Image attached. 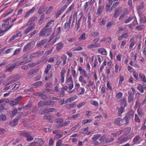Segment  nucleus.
Returning <instances> with one entry per match:
<instances>
[{
    "label": "nucleus",
    "instance_id": "obj_1",
    "mask_svg": "<svg viewBox=\"0 0 146 146\" xmlns=\"http://www.w3.org/2000/svg\"><path fill=\"white\" fill-rule=\"evenodd\" d=\"M51 31V29H45L42 30L39 34L40 36H48L50 35Z\"/></svg>",
    "mask_w": 146,
    "mask_h": 146
},
{
    "label": "nucleus",
    "instance_id": "obj_2",
    "mask_svg": "<svg viewBox=\"0 0 146 146\" xmlns=\"http://www.w3.org/2000/svg\"><path fill=\"white\" fill-rule=\"evenodd\" d=\"M20 116H17L16 118H15L12 122H9L7 123L5 125L6 126H8L9 125H10L11 127H14L16 126L17 123V121L18 120L21 118Z\"/></svg>",
    "mask_w": 146,
    "mask_h": 146
},
{
    "label": "nucleus",
    "instance_id": "obj_3",
    "mask_svg": "<svg viewBox=\"0 0 146 146\" xmlns=\"http://www.w3.org/2000/svg\"><path fill=\"white\" fill-rule=\"evenodd\" d=\"M33 44L31 43H29L24 47L23 50V52H25L33 48L34 45Z\"/></svg>",
    "mask_w": 146,
    "mask_h": 146
},
{
    "label": "nucleus",
    "instance_id": "obj_4",
    "mask_svg": "<svg viewBox=\"0 0 146 146\" xmlns=\"http://www.w3.org/2000/svg\"><path fill=\"white\" fill-rule=\"evenodd\" d=\"M131 138V137L130 135L123 138L120 137L118 139L117 142L119 143H122L124 142L127 141Z\"/></svg>",
    "mask_w": 146,
    "mask_h": 146
},
{
    "label": "nucleus",
    "instance_id": "obj_5",
    "mask_svg": "<svg viewBox=\"0 0 146 146\" xmlns=\"http://www.w3.org/2000/svg\"><path fill=\"white\" fill-rule=\"evenodd\" d=\"M128 117L127 116H126L123 119H121L120 121V123H119V125L121 126L124 124H127L128 123Z\"/></svg>",
    "mask_w": 146,
    "mask_h": 146
},
{
    "label": "nucleus",
    "instance_id": "obj_6",
    "mask_svg": "<svg viewBox=\"0 0 146 146\" xmlns=\"http://www.w3.org/2000/svg\"><path fill=\"white\" fill-rule=\"evenodd\" d=\"M128 102L130 103L133 101V95L132 93L131 92L129 91L128 92Z\"/></svg>",
    "mask_w": 146,
    "mask_h": 146
},
{
    "label": "nucleus",
    "instance_id": "obj_7",
    "mask_svg": "<svg viewBox=\"0 0 146 146\" xmlns=\"http://www.w3.org/2000/svg\"><path fill=\"white\" fill-rule=\"evenodd\" d=\"M22 36L21 32H19L15 35H14L9 40V42H11L12 40H14L16 38L19 37H21Z\"/></svg>",
    "mask_w": 146,
    "mask_h": 146
},
{
    "label": "nucleus",
    "instance_id": "obj_8",
    "mask_svg": "<svg viewBox=\"0 0 146 146\" xmlns=\"http://www.w3.org/2000/svg\"><path fill=\"white\" fill-rule=\"evenodd\" d=\"M104 7L103 5H99L96 12V14L100 15L103 11Z\"/></svg>",
    "mask_w": 146,
    "mask_h": 146
},
{
    "label": "nucleus",
    "instance_id": "obj_9",
    "mask_svg": "<svg viewBox=\"0 0 146 146\" xmlns=\"http://www.w3.org/2000/svg\"><path fill=\"white\" fill-rule=\"evenodd\" d=\"M135 43V42L134 40V37H133L130 39L129 41V49L130 50L132 49Z\"/></svg>",
    "mask_w": 146,
    "mask_h": 146
},
{
    "label": "nucleus",
    "instance_id": "obj_10",
    "mask_svg": "<svg viewBox=\"0 0 146 146\" xmlns=\"http://www.w3.org/2000/svg\"><path fill=\"white\" fill-rule=\"evenodd\" d=\"M36 69H32L29 71L27 74L29 76L32 77L36 74Z\"/></svg>",
    "mask_w": 146,
    "mask_h": 146
},
{
    "label": "nucleus",
    "instance_id": "obj_11",
    "mask_svg": "<svg viewBox=\"0 0 146 146\" xmlns=\"http://www.w3.org/2000/svg\"><path fill=\"white\" fill-rule=\"evenodd\" d=\"M47 42L46 39H44L42 40L38 44H37V47L39 48H40L44 44H45Z\"/></svg>",
    "mask_w": 146,
    "mask_h": 146
},
{
    "label": "nucleus",
    "instance_id": "obj_12",
    "mask_svg": "<svg viewBox=\"0 0 146 146\" xmlns=\"http://www.w3.org/2000/svg\"><path fill=\"white\" fill-rule=\"evenodd\" d=\"M31 134V132H28L27 131H22L20 133V135L26 137L30 136Z\"/></svg>",
    "mask_w": 146,
    "mask_h": 146
},
{
    "label": "nucleus",
    "instance_id": "obj_13",
    "mask_svg": "<svg viewBox=\"0 0 146 146\" xmlns=\"http://www.w3.org/2000/svg\"><path fill=\"white\" fill-rule=\"evenodd\" d=\"M98 53L101 54L102 55H106L107 54V52L106 50L103 48H99L98 50Z\"/></svg>",
    "mask_w": 146,
    "mask_h": 146
},
{
    "label": "nucleus",
    "instance_id": "obj_14",
    "mask_svg": "<svg viewBox=\"0 0 146 146\" xmlns=\"http://www.w3.org/2000/svg\"><path fill=\"white\" fill-rule=\"evenodd\" d=\"M56 46V50L57 51H59L61 49L63 46V44L62 42H60L55 45Z\"/></svg>",
    "mask_w": 146,
    "mask_h": 146
},
{
    "label": "nucleus",
    "instance_id": "obj_15",
    "mask_svg": "<svg viewBox=\"0 0 146 146\" xmlns=\"http://www.w3.org/2000/svg\"><path fill=\"white\" fill-rule=\"evenodd\" d=\"M37 96H39L41 99L44 100H46L48 99L46 95L40 93H37Z\"/></svg>",
    "mask_w": 146,
    "mask_h": 146
},
{
    "label": "nucleus",
    "instance_id": "obj_16",
    "mask_svg": "<svg viewBox=\"0 0 146 146\" xmlns=\"http://www.w3.org/2000/svg\"><path fill=\"white\" fill-rule=\"evenodd\" d=\"M35 9L34 8V7H33L29 11L27 12L24 15V17L26 18L28 17L31 14L34 12L35 10Z\"/></svg>",
    "mask_w": 146,
    "mask_h": 146
},
{
    "label": "nucleus",
    "instance_id": "obj_17",
    "mask_svg": "<svg viewBox=\"0 0 146 146\" xmlns=\"http://www.w3.org/2000/svg\"><path fill=\"white\" fill-rule=\"evenodd\" d=\"M55 110L54 108H46L45 110H43L42 111L44 113H48V112H52L54 111Z\"/></svg>",
    "mask_w": 146,
    "mask_h": 146
},
{
    "label": "nucleus",
    "instance_id": "obj_18",
    "mask_svg": "<svg viewBox=\"0 0 146 146\" xmlns=\"http://www.w3.org/2000/svg\"><path fill=\"white\" fill-rule=\"evenodd\" d=\"M121 107L122 108H125L126 105V100L124 99L121 100Z\"/></svg>",
    "mask_w": 146,
    "mask_h": 146
},
{
    "label": "nucleus",
    "instance_id": "obj_19",
    "mask_svg": "<svg viewBox=\"0 0 146 146\" xmlns=\"http://www.w3.org/2000/svg\"><path fill=\"white\" fill-rule=\"evenodd\" d=\"M46 8L44 5H42L39 8L38 10V13L41 14L43 13L46 10Z\"/></svg>",
    "mask_w": 146,
    "mask_h": 146
},
{
    "label": "nucleus",
    "instance_id": "obj_20",
    "mask_svg": "<svg viewBox=\"0 0 146 146\" xmlns=\"http://www.w3.org/2000/svg\"><path fill=\"white\" fill-rule=\"evenodd\" d=\"M140 139V136L139 135L136 136L133 139L132 143L133 144H135Z\"/></svg>",
    "mask_w": 146,
    "mask_h": 146
},
{
    "label": "nucleus",
    "instance_id": "obj_21",
    "mask_svg": "<svg viewBox=\"0 0 146 146\" xmlns=\"http://www.w3.org/2000/svg\"><path fill=\"white\" fill-rule=\"evenodd\" d=\"M34 28L35 27L33 26H30L27 28L26 30L24 31V34L26 35L29 33L32 30L34 29Z\"/></svg>",
    "mask_w": 146,
    "mask_h": 146
},
{
    "label": "nucleus",
    "instance_id": "obj_22",
    "mask_svg": "<svg viewBox=\"0 0 146 146\" xmlns=\"http://www.w3.org/2000/svg\"><path fill=\"white\" fill-rule=\"evenodd\" d=\"M54 20H50L46 23L45 27L47 28L53 26L54 24Z\"/></svg>",
    "mask_w": 146,
    "mask_h": 146
},
{
    "label": "nucleus",
    "instance_id": "obj_23",
    "mask_svg": "<svg viewBox=\"0 0 146 146\" xmlns=\"http://www.w3.org/2000/svg\"><path fill=\"white\" fill-rule=\"evenodd\" d=\"M139 76L142 81L144 82H146V78L144 74H139Z\"/></svg>",
    "mask_w": 146,
    "mask_h": 146
},
{
    "label": "nucleus",
    "instance_id": "obj_24",
    "mask_svg": "<svg viewBox=\"0 0 146 146\" xmlns=\"http://www.w3.org/2000/svg\"><path fill=\"white\" fill-rule=\"evenodd\" d=\"M44 14H43L42 15L40 19H39L38 22V23L39 25H41L43 22V21L44 19Z\"/></svg>",
    "mask_w": 146,
    "mask_h": 146
},
{
    "label": "nucleus",
    "instance_id": "obj_25",
    "mask_svg": "<svg viewBox=\"0 0 146 146\" xmlns=\"http://www.w3.org/2000/svg\"><path fill=\"white\" fill-rule=\"evenodd\" d=\"M121 11V10L120 9V8L118 9L116 11L115 13H114L113 15V17L115 18H116L118 17Z\"/></svg>",
    "mask_w": 146,
    "mask_h": 146
},
{
    "label": "nucleus",
    "instance_id": "obj_26",
    "mask_svg": "<svg viewBox=\"0 0 146 146\" xmlns=\"http://www.w3.org/2000/svg\"><path fill=\"white\" fill-rule=\"evenodd\" d=\"M17 112V109L16 108H13V111H12L11 114V117H13L14 115H15Z\"/></svg>",
    "mask_w": 146,
    "mask_h": 146
},
{
    "label": "nucleus",
    "instance_id": "obj_27",
    "mask_svg": "<svg viewBox=\"0 0 146 146\" xmlns=\"http://www.w3.org/2000/svg\"><path fill=\"white\" fill-rule=\"evenodd\" d=\"M131 131V128H125L123 131V134L126 135L128 134Z\"/></svg>",
    "mask_w": 146,
    "mask_h": 146
},
{
    "label": "nucleus",
    "instance_id": "obj_28",
    "mask_svg": "<svg viewBox=\"0 0 146 146\" xmlns=\"http://www.w3.org/2000/svg\"><path fill=\"white\" fill-rule=\"evenodd\" d=\"M32 106V104L30 103H29L25 106L22 107V108L23 109L28 110L30 109L31 107Z\"/></svg>",
    "mask_w": 146,
    "mask_h": 146
},
{
    "label": "nucleus",
    "instance_id": "obj_29",
    "mask_svg": "<svg viewBox=\"0 0 146 146\" xmlns=\"http://www.w3.org/2000/svg\"><path fill=\"white\" fill-rule=\"evenodd\" d=\"M37 143H38L37 146H42L44 144V142L41 139H38Z\"/></svg>",
    "mask_w": 146,
    "mask_h": 146
},
{
    "label": "nucleus",
    "instance_id": "obj_30",
    "mask_svg": "<svg viewBox=\"0 0 146 146\" xmlns=\"http://www.w3.org/2000/svg\"><path fill=\"white\" fill-rule=\"evenodd\" d=\"M18 102L15 99L11 101L10 103V104L11 106H13L17 105Z\"/></svg>",
    "mask_w": 146,
    "mask_h": 146
},
{
    "label": "nucleus",
    "instance_id": "obj_31",
    "mask_svg": "<svg viewBox=\"0 0 146 146\" xmlns=\"http://www.w3.org/2000/svg\"><path fill=\"white\" fill-rule=\"evenodd\" d=\"M55 102H52L51 101H46L44 102V105L50 106L53 105L54 104V103Z\"/></svg>",
    "mask_w": 146,
    "mask_h": 146
},
{
    "label": "nucleus",
    "instance_id": "obj_32",
    "mask_svg": "<svg viewBox=\"0 0 146 146\" xmlns=\"http://www.w3.org/2000/svg\"><path fill=\"white\" fill-rule=\"evenodd\" d=\"M61 58L63 60V62L62 63V65L64 66L66 64V60L67 58L66 56L65 55H63L61 57Z\"/></svg>",
    "mask_w": 146,
    "mask_h": 146
},
{
    "label": "nucleus",
    "instance_id": "obj_33",
    "mask_svg": "<svg viewBox=\"0 0 146 146\" xmlns=\"http://www.w3.org/2000/svg\"><path fill=\"white\" fill-rule=\"evenodd\" d=\"M124 108H122L121 107L119 108L118 109V115L119 116H120L121 114L124 111Z\"/></svg>",
    "mask_w": 146,
    "mask_h": 146
},
{
    "label": "nucleus",
    "instance_id": "obj_34",
    "mask_svg": "<svg viewBox=\"0 0 146 146\" xmlns=\"http://www.w3.org/2000/svg\"><path fill=\"white\" fill-rule=\"evenodd\" d=\"M44 119H47L48 120L49 122L50 123L52 122V121L51 118L50 116H47L44 115L43 118Z\"/></svg>",
    "mask_w": 146,
    "mask_h": 146
},
{
    "label": "nucleus",
    "instance_id": "obj_35",
    "mask_svg": "<svg viewBox=\"0 0 146 146\" xmlns=\"http://www.w3.org/2000/svg\"><path fill=\"white\" fill-rule=\"evenodd\" d=\"M63 119L62 118H58L54 120L55 123H61L63 122Z\"/></svg>",
    "mask_w": 146,
    "mask_h": 146
},
{
    "label": "nucleus",
    "instance_id": "obj_36",
    "mask_svg": "<svg viewBox=\"0 0 146 146\" xmlns=\"http://www.w3.org/2000/svg\"><path fill=\"white\" fill-rule=\"evenodd\" d=\"M122 96V94L121 92H119L117 93L115 95V98L117 99H120L121 98Z\"/></svg>",
    "mask_w": 146,
    "mask_h": 146
},
{
    "label": "nucleus",
    "instance_id": "obj_37",
    "mask_svg": "<svg viewBox=\"0 0 146 146\" xmlns=\"http://www.w3.org/2000/svg\"><path fill=\"white\" fill-rule=\"evenodd\" d=\"M13 25V24L11 26H10L9 29L5 30L4 31H3L1 28H0V34H1V35H3L5 32L9 30L11 27Z\"/></svg>",
    "mask_w": 146,
    "mask_h": 146
},
{
    "label": "nucleus",
    "instance_id": "obj_38",
    "mask_svg": "<svg viewBox=\"0 0 146 146\" xmlns=\"http://www.w3.org/2000/svg\"><path fill=\"white\" fill-rule=\"evenodd\" d=\"M137 111L138 115L140 117H141L144 115V113L141 109H138L137 110Z\"/></svg>",
    "mask_w": 146,
    "mask_h": 146
},
{
    "label": "nucleus",
    "instance_id": "obj_39",
    "mask_svg": "<svg viewBox=\"0 0 146 146\" xmlns=\"http://www.w3.org/2000/svg\"><path fill=\"white\" fill-rule=\"evenodd\" d=\"M144 8V4L142 3L137 7V9L139 11L143 10Z\"/></svg>",
    "mask_w": 146,
    "mask_h": 146
},
{
    "label": "nucleus",
    "instance_id": "obj_40",
    "mask_svg": "<svg viewBox=\"0 0 146 146\" xmlns=\"http://www.w3.org/2000/svg\"><path fill=\"white\" fill-rule=\"evenodd\" d=\"M101 136V135L100 134H97L94 135L93 137L92 138V139L94 141L96 140Z\"/></svg>",
    "mask_w": 146,
    "mask_h": 146
},
{
    "label": "nucleus",
    "instance_id": "obj_41",
    "mask_svg": "<svg viewBox=\"0 0 146 146\" xmlns=\"http://www.w3.org/2000/svg\"><path fill=\"white\" fill-rule=\"evenodd\" d=\"M16 66L15 64L12 65L9 67L7 69V71L8 72H11L12 71V70Z\"/></svg>",
    "mask_w": 146,
    "mask_h": 146
},
{
    "label": "nucleus",
    "instance_id": "obj_42",
    "mask_svg": "<svg viewBox=\"0 0 146 146\" xmlns=\"http://www.w3.org/2000/svg\"><path fill=\"white\" fill-rule=\"evenodd\" d=\"M13 11V9H10V10H9V11H8L7 12L4 14V17H5L7 16V15H9V14H10Z\"/></svg>",
    "mask_w": 146,
    "mask_h": 146
},
{
    "label": "nucleus",
    "instance_id": "obj_43",
    "mask_svg": "<svg viewBox=\"0 0 146 146\" xmlns=\"http://www.w3.org/2000/svg\"><path fill=\"white\" fill-rule=\"evenodd\" d=\"M86 38L85 34L84 33H83L78 38V39L81 40H85Z\"/></svg>",
    "mask_w": 146,
    "mask_h": 146
},
{
    "label": "nucleus",
    "instance_id": "obj_44",
    "mask_svg": "<svg viewBox=\"0 0 146 146\" xmlns=\"http://www.w3.org/2000/svg\"><path fill=\"white\" fill-rule=\"evenodd\" d=\"M6 117L3 114H1L0 116V120L4 121L6 119Z\"/></svg>",
    "mask_w": 146,
    "mask_h": 146
},
{
    "label": "nucleus",
    "instance_id": "obj_45",
    "mask_svg": "<svg viewBox=\"0 0 146 146\" xmlns=\"http://www.w3.org/2000/svg\"><path fill=\"white\" fill-rule=\"evenodd\" d=\"M123 131V130H120L117 132L116 133H111V134L114 135L115 137H116L117 136L120 135Z\"/></svg>",
    "mask_w": 146,
    "mask_h": 146
},
{
    "label": "nucleus",
    "instance_id": "obj_46",
    "mask_svg": "<svg viewBox=\"0 0 146 146\" xmlns=\"http://www.w3.org/2000/svg\"><path fill=\"white\" fill-rule=\"evenodd\" d=\"M70 25L67 22H66L64 24V29H69L70 27Z\"/></svg>",
    "mask_w": 146,
    "mask_h": 146
},
{
    "label": "nucleus",
    "instance_id": "obj_47",
    "mask_svg": "<svg viewBox=\"0 0 146 146\" xmlns=\"http://www.w3.org/2000/svg\"><path fill=\"white\" fill-rule=\"evenodd\" d=\"M30 62V60L29 59H25L22 61V62H21L20 64H25L27 62Z\"/></svg>",
    "mask_w": 146,
    "mask_h": 146
},
{
    "label": "nucleus",
    "instance_id": "obj_48",
    "mask_svg": "<svg viewBox=\"0 0 146 146\" xmlns=\"http://www.w3.org/2000/svg\"><path fill=\"white\" fill-rule=\"evenodd\" d=\"M80 19H79L78 21L76 22V26L77 28V30H78V29L80 27Z\"/></svg>",
    "mask_w": 146,
    "mask_h": 146
},
{
    "label": "nucleus",
    "instance_id": "obj_49",
    "mask_svg": "<svg viewBox=\"0 0 146 146\" xmlns=\"http://www.w3.org/2000/svg\"><path fill=\"white\" fill-rule=\"evenodd\" d=\"M20 84H16L12 89V90H17L19 88Z\"/></svg>",
    "mask_w": 146,
    "mask_h": 146
},
{
    "label": "nucleus",
    "instance_id": "obj_50",
    "mask_svg": "<svg viewBox=\"0 0 146 146\" xmlns=\"http://www.w3.org/2000/svg\"><path fill=\"white\" fill-rule=\"evenodd\" d=\"M126 43V41L125 40H124L122 41L120 45V48L121 49H123L124 48V46L125 44Z\"/></svg>",
    "mask_w": 146,
    "mask_h": 146
},
{
    "label": "nucleus",
    "instance_id": "obj_51",
    "mask_svg": "<svg viewBox=\"0 0 146 146\" xmlns=\"http://www.w3.org/2000/svg\"><path fill=\"white\" fill-rule=\"evenodd\" d=\"M70 82H71V83H73V80L70 75L68 78H67V79L66 81V82L67 83H69Z\"/></svg>",
    "mask_w": 146,
    "mask_h": 146
},
{
    "label": "nucleus",
    "instance_id": "obj_52",
    "mask_svg": "<svg viewBox=\"0 0 146 146\" xmlns=\"http://www.w3.org/2000/svg\"><path fill=\"white\" fill-rule=\"evenodd\" d=\"M99 35V33L98 32H93L91 33V35L93 36H96Z\"/></svg>",
    "mask_w": 146,
    "mask_h": 146
},
{
    "label": "nucleus",
    "instance_id": "obj_53",
    "mask_svg": "<svg viewBox=\"0 0 146 146\" xmlns=\"http://www.w3.org/2000/svg\"><path fill=\"white\" fill-rule=\"evenodd\" d=\"M106 22V20H105L104 19H102V21L100 22V25L101 26L104 25H105Z\"/></svg>",
    "mask_w": 146,
    "mask_h": 146
},
{
    "label": "nucleus",
    "instance_id": "obj_54",
    "mask_svg": "<svg viewBox=\"0 0 146 146\" xmlns=\"http://www.w3.org/2000/svg\"><path fill=\"white\" fill-rule=\"evenodd\" d=\"M16 81L15 80H13L9 82H6V84L5 85V86H7L13 83L14 82H15Z\"/></svg>",
    "mask_w": 146,
    "mask_h": 146
},
{
    "label": "nucleus",
    "instance_id": "obj_55",
    "mask_svg": "<svg viewBox=\"0 0 146 146\" xmlns=\"http://www.w3.org/2000/svg\"><path fill=\"white\" fill-rule=\"evenodd\" d=\"M122 36L123 38H128L129 37V35L127 33H124L123 34L121 35Z\"/></svg>",
    "mask_w": 146,
    "mask_h": 146
},
{
    "label": "nucleus",
    "instance_id": "obj_56",
    "mask_svg": "<svg viewBox=\"0 0 146 146\" xmlns=\"http://www.w3.org/2000/svg\"><path fill=\"white\" fill-rule=\"evenodd\" d=\"M64 99L60 100H60H59L58 104L60 106L63 105L64 104Z\"/></svg>",
    "mask_w": 146,
    "mask_h": 146
},
{
    "label": "nucleus",
    "instance_id": "obj_57",
    "mask_svg": "<svg viewBox=\"0 0 146 146\" xmlns=\"http://www.w3.org/2000/svg\"><path fill=\"white\" fill-rule=\"evenodd\" d=\"M68 5V4H66L63 7L62 9L60 10V12H63L66 9Z\"/></svg>",
    "mask_w": 146,
    "mask_h": 146
},
{
    "label": "nucleus",
    "instance_id": "obj_58",
    "mask_svg": "<svg viewBox=\"0 0 146 146\" xmlns=\"http://www.w3.org/2000/svg\"><path fill=\"white\" fill-rule=\"evenodd\" d=\"M68 5V4H66L63 7L62 9L60 10V12H63L66 9Z\"/></svg>",
    "mask_w": 146,
    "mask_h": 146
},
{
    "label": "nucleus",
    "instance_id": "obj_59",
    "mask_svg": "<svg viewBox=\"0 0 146 146\" xmlns=\"http://www.w3.org/2000/svg\"><path fill=\"white\" fill-rule=\"evenodd\" d=\"M99 40V38H96L94 39L92 41V44L95 45Z\"/></svg>",
    "mask_w": 146,
    "mask_h": 146
},
{
    "label": "nucleus",
    "instance_id": "obj_60",
    "mask_svg": "<svg viewBox=\"0 0 146 146\" xmlns=\"http://www.w3.org/2000/svg\"><path fill=\"white\" fill-rule=\"evenodd\" d=\"M121 118H118L115 119V122L117 125H119V123H120Z\"/></svg>",
    "mask_w": 146,
    "mask_h": 146
},
{
    "label": "nucleus",
    "instance_id": "obj_61",
    "mask_svg": "<svg viewBox=\"0 0 146 146\" xmlns=\"http://www.w3.org/2000/svg\"><path fill=\"white\" fill-rule=\"evenodd\" d=\"M29 66L28 65H24L22 67L21 69L23 70H27L29 69Z\"/></svg>",
    "mask_w": 146,
    "mask_h": 146
},
{
    "label": "nucleus",
    "instance_id": "obj_62",
    "mask_svg": "<svg viewBox=\"0 0 146 146\" xmlns=\"http://www.w3.org/2000/svg\"><path fill=\"white\" fill-rule=\"evenodd\" d=\"M135 121L137 122H140V119L139 118L138 116L136 114L135 115Z\"/></svg>",
    "mask_w": 146,
    "mask_h": 146
},
{
    "label": "nucleus",
    "instance_id": "obj_63",
    "mask_svg": "<svg viewBox=\"0 0 146 146\" xmlns=\"http://www.w3.org/2000/svg\"><path fill=\"white\" fill-rule=\"evenodd\" d=\"M36 65V63H29L28 64V66L31 68H33Z\"/></svg>",
    "mask_w": 146,
    "mask_h": 146
},
{
    "label": "nucleus",
    "instance_id": "obj_64",
    "mask_svg": "<svg viewBox=\"0 0 146 146\" xmlns=\"http://www.w3.org/2000/svg\"><path fill=\"white\" fill-rule=\"evenodd\" d=\"M137 89L139 90V91H140V92H141V93H143L144 92V90L143 88H142V87L141 86H138V87H137Z\"/></svg>",
    "mask_w": 146,
    "mask_h": 146
}]
</instances>
